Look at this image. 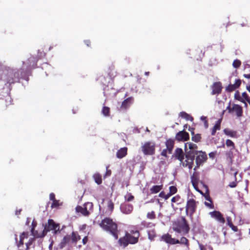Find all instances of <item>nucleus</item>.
<instances>
[{
  "label": "nucleus",
  "instance_id": "obj_5",
  "mask_svg": "<svg viewBox=\"0 0 250 250\" xmlns=\"http://www.w3.org/2000/svg\"><path fill=\"white\" fill-rule=\"evenodd\" d=\"M142 150L145 155H152L155 153V145L154 143L147 142L142 146Z\"/></svg>",
  "mask_w": 250,
  "mask_h": 250
},
{
  "label": "nucleus",
  "instance_id": "obj_52",
  "mask_svg": "<svg viewBox=\"0 0 250 250\" xmlns=\"http://www.w3.org/2000/svg\"><path fill=\"white\" fill-rule=\"evenodd\" d=\"M192 183L193 186L194 188H195V189H196L198 192L201 193V191L198 188L197 185L195 183V182L193 181V180H192Z\"/></svg>",
  "mask_w": 250,
  "mask_h": 250
},
{
  "label": "nucleus",
  "instance_id": "obj_47",
  "mask_svg": "<svg viewBox=\"0 0 250 250\" xmlns=\"http://www.w3.org/2000/svg\"><path fill=\"white\" fill-rule=\"evenodd\" d=\"M180 196L177 195V196H176L175 197H173L171 199V202L172 203L177 202H178L180 200Z\"/></svg>",
  "mask_w": 250,
  "mask_h": 250
},
{
  "label": "nucleus",
  "instance_id": "obj_50",
  "mask_svg": "<svg viewBox=\"0 0 250 250\" xmlns=\"http://www.w3.org/2000/svg\"><path fill=\"white\" fill-rule=\"evenodd\" d=\"M232 230H233L234 231L236 232L238 230L237 227L235 226H234L232 223L230 224V227H229Z\"/></svg>",
  "mask_w": 250,
  "mask_h": 250
},
{
  "label": "nucleus",
  "instance_id": "obj_12",
  "mask_svg": "<svg viewBox=\"0 0 250 250\" xmlns=\"http://www.w3.org/2000/svg\"><path fill=\"white\" fill-rule=\"evenodd\" d=\"M119 230L118 229L117 225L110 219V234L117 240L119 237Z\"/></svg>",
  "mask_w": 250,
  "mask_h": 250
},
{
  "label": "nucleus",
  "instance_id": "obj_13",
  "mask_svg": "<svg viewBox=\"0 0 250 250\" xmlns=\"http://www.w3.org/2000/svg\"><path fill=\"white\" fill-rule=\"evenodd\" d=\"M120 209L124 214H130L133 210V206L131 204L124 203L121 205Z\"/></svg>",
  "mask_w": 250,
  "mask_h": 250
},
{
  "label": "nucleus",
  "instance_id": "obj_57",
  "mask_svg": "<svg viewBox=\"0 0 250 250\" xmlns=\"http://www.w3.org/2000/svg\"><path fill=\"white\" fill-rule=\"evenodd\" d=\"M88 241V238H87V236H85L83 239V244L84 245V244H86V243Z\"/></svg>",
  "mask_w": 250,
  "mask_h": 250
},
{
  "label": "nucleus",
  "instance_id": "obj_58",
  "mask_svg": "<svg viewBox=\"0 0 250 250\" xmlns=\"http://www.w3.org/2000/svg\"><path fill=\"white\" fill-rule=\"evenodd\" d=\"M205 199L209 201L210 202H212L211 199L210 197H209V195L208 194H207L206 196H205Z\"/></svg>",
  "mask_w": 250,
  "mask_h": 250
},
{
  "label": "nucleus",
  "instance_id": "obj_18",
  "mask_svg": "<svg viewBox=\"0 0 250 250\" xmlns=\"http://www.w3.org/2000/svg\"><path fill=\"white\" fill-rule=\"evenodd\" d=\"M212 89L211 94L215 95L216 94H219L221 93L222 86L220 82H215L211 86Z\"/></svg>",
  "mask_w": 250,
  "mask_h": 250
},
{
  "label": "nucleus",
  "instance_id": "obj_6",
  "mask_svg": "<svg viewBox=\"0 0 250 250\" xmlns=\"http://www.w3.org/2000/svg\"><path fill=\"white\" fill-rule=\"evenodd\" d=\"M195 156L196 166L193 168L194 172H195L196 169L201 165H202L207 159V156L206 153L202 151H198V153L197 155H196Z\"/></svg>",
  "mask_w": 250,
  "mask_h": 250
},
{
  "label": "nucleus",
  "instance_id": "obj_31",
  "mask_svg": "<svg viewBox=\"0 0 250 250\" xmlns=\"http://www.w3.org/2000/svg\"><path fill=\"white\" fill-rule=\"evenodd\" d=\"M128 232L132 235L139 237L140 233L139 231L134 227H131V229L129 230Z\"/></svg>",
  "mask_w": 250,
  "mask_h": 250
},
{
  "label": "nucleus",
  "instance_id": "obj_20",
  "mask_svg": "<svg viewBox=\"0 0 250 250\" xmlns=\"http://www.w3.org/2000/svg\"><path fill=\"white\" fill-rule=\"evenodd\" d=\"M100 226L104 230L109 231V218H105L99 224Z\"/></svg>",
  "mask_w": 250,
  "mask_h": 250
},
{
  "label": "nucleus",
  "instance_id": "obj_1",
  "mask_svg": "<svg viewBox=\"0 0 250 250\" xmlns=\"http://www.w3.org/2000/svg\"><path fill=\"white\" fill-rule=\"evenodd\" d=\"M197 146L191 143H187L185 145L186 162L183 165L184 167H188L190 170L194 164L195 156L198 153Z\"/></svg>",
  "mask_w": 250,
  "mask_h": 250
},
{
  "label": "nucleus",
  "instance_id": "obj_59",
  "mask_svg": "<svg viewBox=\"0 0 250 250\" xmlns=\"http://www.w3.org/2000/svg\"><path fill=\"white\" fill-rule=\"evenodd\" d=\"M165 193L164 191L161 192L159 194V196L160 197L164 198H165Z\"/></svg>",
  "mask_w": 250,
  "mask_h": 250
},
{
  "label": "nucleus",
  "instance_id": "obj_9",
  "mask_svg": "<svg viewBox=\"0 0 250 250\" xmlns=\"http://www.w3.org/2000/svg\"><path fill=\"white\" fill-rule=\"evenodd\" d=\"M84 207H83L81 206H77L76 207V211L78 213H81L83 215L87 216L89 214V212L88 211L87 206L89 207H92V204L91 203H86L84 204Z\"/></svg>",
  "mask_w": 250,
  "mask_h": 250
},
{
  "label": "nucleus",
  "instance_id": "obj_10",
  "mask_svg": "<svg viewBox=\"0 0 250 250\" xmlns=\"http://www.w3.org/2000/svg\"><path fill=\"white\" fill-rule=\"evenodd\" d=\"M210 217L214 219L218 222L224 224L225 222V218L222 214L219 211L214 210L209 213Z\"/></svg>",
  "mask_w": 250,
  "mask_h": 250
},
{
  "label": "nucleus",
  "instance_id": "obj_39",
  "mask_svg": "<svg viewBox=\"0 0 250 250\" xmlns=\"http://www.w3.org/2000/svg\"><path fill=\"white\" fill-rule=\"evenodd\" d=\"M241 65V62L240 60H235L233 62V63H232V65L235 68H238Z\"/></svg>",
  "mask_w": 250,
  "mask_h": 250
},
{
  "label": "nucleus",
  "instance_id": "obj_40",
  "mask_svg": "<svg viewBox=\"0 0 250 250\" xmlns=\"http://www.w3.org/2000/svg\"><path fill=\"white\" fill-rule=\"evenodd\" d=\"M109 113V108L106 106H104L102 110V113L105 116H107Z\"/></svg>",
  "mask_w": 250,
  "mask_h": 250
},
{
  "label": "nucleus",
  "instance_id": "obj_55",
  "mask_svg": "<svg viewBox=\"0 0 250 250\" xmlns=\"http://www.w3.org/2000/svg\"><path fill=\"white\" fill-rule=\"evenodd\" d=\"M236 185L237 184L236 182H232L229 183V187H230V188H235L236 186Z\"/></svg>",
  "mask_w": 250,
  "mask_h": 250
},
{
  "label": "nucleus",
  "instance_id": "obj_38",
  "mask_svg": "<svg viewBox=\"0 0 250 250\" xmlns=\"http://www.w3.org/2000/svg\"><path fill=\"white\" fill-rule=\"evenodd\" d=\"M35 237L34 238H31L29 239L27 243H26V250H28L30 246L32 244L33 242L35 241Z\"/></svg>",
  "mask_w": 250,
  "mask_h": 250
},
{
  "label": "nucleus",
  "instance_id": "obj_16",
  "mask_svg": "<svg viewBox=\"0 0 250 250\" xmlns=\"http://www.w3.org/2000/svg\"><path fill=\"white\" fill-rule=\"evenodd\" d=\"M189 134L183 130L179 131L176 134V139L178 141H186L189 139Z\"/></svg>",
  "mask_w": 250,
  "mask_h": 250
},
{
  "label": "nucleus",
  "instance_id": "obj_3",
  "mask_svg": "<svg viewBox=\"0 0 250 250\" xmlns=\"http://www.w3.org/2000/svg\"><path fill=\"white\" fill-rule=\"evenodd\" d=\"M139 237L131 235L127 231L125 233V235L120 238L118 240V243L121 247L125 248L129 244H135L138 242Z\"/></svg>",
  "mask_w": 250,
  "mask_h": 250
},
{
  "label": "nucleus",
  "instance_id": "obj_26",
  "mask_svg": "<svg viewBox=\"0 0 250 250\" xmlns=\"http://www.w3.org/2000/svg\"><path fill=\"white\" fill-rule=\"evenodd\" d=\"M70 239L73 243H76L81 239V236L78 234L77 232H72Z\"/></svg>",
  "mask_w": 250,
  "mask_h": 250
},
{
  "label": "nucleus",
  "instance_id": "obj_30",
  "mask_svg": "<svg viewBox=\"0 0 250 250\" xmlns=\"http://www.w3.org/2000/svg\"><path fill=\"white\" fill-rule=\"evenodd\" d=\"M93 178L95 182L98 185L102 183V176L99 173H95L93 175Z\"/></svg>",
  "mask_w": 250,
  "mask_h": 250
},
{
  "label": "nucleus",
  "instance_id": "obj_22",
  "mask_svg": "<svg viewBox=\"0 0 250 250\" xmlns=\"http://www.w3.org/2000/svg\"><path fill=\"white\" fill-rule=\"evenodd\" d=\"M174 140L169 139L167 140L166 142V146H167V148L168 150V152L169 154H171L172 153V151L174 146Z\"/></svg>",
  "mask_w": 250,
  "mask_h": 250
},
{
  "label": "nucleus",
  "instance_id": "obj_7",
  "mask_svg": "<svg viewBox=\"0 0 250 250\" xmlns=\"http://www.w3.org/2000/svg\"><path fill=\"white\" fill-rule=\"evenodd\" d=\"M189 229L188 224L184 218H182V221L179 224L178 227L174 228V230L177 232H180L183 231L185 233H188Z\"/></svg>",
  "mask_w": 250,
  "mask_h": 250
},
{
  "label": "nucleus",
  "instance_id": "obj_44",
  "mask_svg": "<svg viewBox=\"0 0 250 250\" xmlns=\"http://www.w3.org/2000/svg\"><path fill=\"white\" fill-rule=\"evenodd\" d=\"M188 239L184 237H183L181 238L180 240L179 241V243L185 244L186 245H188Z\"/></svg>",
  "mask_w": 250,
  "mask_h": 250
},
{
  "label": "nucleus",
  "instance_id": "obj_15",
  "mask_svg": "<svg viewBox=\"0 0 250 250\" xmlns=\"http://www.w3.org/2000/svg\"><path fill=\"white\" fill-rule=\"evenodd\" d=\"M133 99L132 97H130L125 99L122 103L120 109L121 110H125L132 104Z\"/></svg>",
  "mask_w": 250,
  "mask_h": 250
},
{
  "label": "nucleus",
  "instance_id": "obj_51",
  "mask_svg": "<svg viewBox=\"0 0 250 250\" xmlns=\"http://www.w3.org/2000/svg\"><path fill=\"white\" fill-rule=\"evenodd\" d=\"M49 199L50 200L54 201V200H56L55 199V195L54 193H51L49 194Z\"/></svg>",
  "mask_w": 250,
  "mask_h": 250
},
{
  "label": "nucleus",
  "instance_id": "obj_42",
  "mask_svg": "<svg viewBox=\"0 0 250 250\" xmlns=\"http://www.w3.org/2000/svg\"><path fill=\"white\" fill-rule=\"evenodd\" d=\"M60 205V204L59 203V201L55 200L54 201H53V203L51 205V207L52 208H56V207H59Z\"/></svg>",
  "mask_w": 250,
  "mask_h": 250
},
{
  "label": "nucleus",
  "instance_id": "obj_4",
  "mask_svg": "<svg viewBox=\"0 0 250 250\" xmlns=\"http://www.w3.org/2000/svg\"><path fill=\"white\" fill-rule=\"evenodd\" d=\"M52 230H54V234H56L58 231H60L59 225L56 224L53 220L49 219L47 224H45L43 230L41 232V235L40 236V238L44 237L48 232Z\"/></svg>",
  "mask_w": 250,
  "mask_h": 250
},
{
  "label": "nucleus",
  "instance_id": "obj_2",
  "mask_svg": "<svg viewBox=\"0 0 250 250\" xmlns=\"http://www.w3.org/2000/svg\"><path fill=\"white\" fill-rule=\"evenodd\" d=\"M18 73L15 70L9 68L2 70L0 80L5 82L6 83L11 84L14 83L15 79L18 78Z\"/></svg>",
  "mask_w": 250,
  "mask_h": 250
},
{
  "label": "nucleus",
  "instance_id": "obj_61",
  "mask_svg": "<svg viewBox=\"0 0 250 250\" xmlns=\"http://www.w3.org/2000/svg\"><path fill=\"white\" fill-rule=\"evenodd\" d=\"M227 222H228V225L229 227H230V224L232 223L231 219L230 217H227Z\"/></svg>",
  "mask_w": 250,
  "mask_h": 250
},
{
  "label": "nucleus",
  "instance_id": "obj_48",
  "mask_svg": "<svg viewBox=\"0 0 250 250\" xmlns=\"http://www.w3.org/2000/svg\"><path fill=\"white\" fill-rule=\"evenodd\" d=\"M167 153H168L167 149V148L164 149L162 151L161 154L162 156L167 157Z\"/></svg>",
  "mask_w": 250,
  "mask_h": 250
},
{
  "label": "nucleus",
  "instance_id": "obj_14",
  "mask_svg": "<svg viewBox=\"0 0 250 250\" xmlns=\"http://www.w3.org/2000/svg\"><path fill=\"white\" fill-rule=\"evenodd\" d=\"M161 240H163L167 243L170 244H176L179 243V240L175 238H172L169 234H164L161 237Z\"/></svg>",
  "mask_w": 250,
  "mask_h": 250
},
{
  "label": "nucleus",
  "instance_id": "obj_37",
  "mask_svg": "<svg viewBox=\"0 0 250 250\" xmlns=\"http://www.w3.org/2000/svg\"><path fill=\"white\" fill-rule=\"evenodd\" d=\"M125 200L127 202H130L133 200L134 196L130 193H128L125 196Z\"/></svg>",
  "mask_w": 250,
  "mask_h": 250
},
{
  "label": "nucleus",
  "instance_id": "obj_11",
  "mask_svg": "<svg viewBox=\"0 0 250 250\" xmlns=\"http://www.w3.org/2000/svg\"><path fill=\"white\" fill-rule=\"evenodd\" d=\"M185 156V154H184L183 149L181 148H177L173 154V156L181 162L180 164L182 166L186 162V160H184Z\"/></svg>",
  "mask_w": 250,
  "mask_h": 250
},
{
  "label": "nucleus",
  "instance_id": "obj_49",
  "mask_svg": "<svg viewBox=\"0 0 250 250\" xmlns=\"http://www.w3.org/2000/svg\"><path fill=\"white\" fill-rule=\"evenodd\" d=\"M205 205H206V206L209 208L212 209L214 208V205L211 203H209L205 202Z\"/></svg>",
  "mask_w": 250,
  "mask_h": 250
},
{
  "label": "nucleus",
  "instance_id": "obj_24",
  "mask_svg": "<svg viewBox=\"0 0 250 250\" xmlns=\"http://www.w3.org/2000/svg\"><path fill=\"white\" fill-rule=\"evenodd\" d=\"M70 239H71L70 235H67L65 236L63 238L62 241L60 243V248L61 249L64 248L66 246V245L70 241Z\"/></svg>",
  "mask_w": 250,
  "mask_h": 250
},
{
  "label": "nucleus",
  "instance_id": "obj_41",
  "mask_svg": "<svg viewBox=\"0 0 250 250\" xmlns=\"http://www.w3.org/2000/svg\"><path fill=\"white\" fill-rule=\"evenodd\" d=\"M169 193L173 195L177 192V188L175 186H170L169 188Z\"/></svg>",
  "mask_w": 250,
  "mask_h": 250
},
{
  "label": "nucleus",
  "instance_id": "obj_62",
  "mask_svg": "<svg viewBox=\"0 0 250 250\" xmlns=\"http://www.w3.org/2000/svg\"><path fill=\"white\" fill-rule=\"evenodd\" d=\"M21 209H17L15 212V214L16 215H19L21 214Z\"/></svg>",
  "mask_w": 250,
  "mask_h": 250
},
{
  "label": "nucleus",
  "instance_id": "obj_19",
  "mask_svg": "<svg viewBox=\"0 0 250 250\" xmlns=\"http://www.w3.org/2000/svg\"><path fill=\"white\" fill-rule=\"evenodd\" d=\"M232 112H235L238 117H242L243 115V108L242 106L237 104H233L232 106Z\"/></svg>",
  "mask_w": 250,
  "mask_h": 250
},
{
  "label": "nucleus",
  "instance_id": "obj_33",
  "mask_svg": "<svg viewBox=\"0 0 250 250\" xmlns=\"http://www.w3.org/2000/svg\"><path fill=\"white\" fill-rule=\"evenodd\" d=\"M36 223H35L34 222H33L32 223V228L31 229V232L33 236H34V237L36 238H40V236H38L39 235H37V234H35V228L36 226Z\"/></svg>",
  "mask_w": 250,
  "mask_h": 250
},
{
  "label": "nucleus",
  "instance_id": "obj_23",
  "mask_svg": "<svg viewBox=\"0 0 250 250\" xmlns=\"http://www.w3.org/2000/svg\"><path fill=\"white\" fill-rule=\"evenodd\" d=\"M29 236V233L28 232H23L20 236V241L19 243L17 244V246L19 248L21 246L23 245V240L25 238H27Z\"/></svg>",
  "mask_w": 250,
  "mask_h": 250
},
{
  "label": "nucleus",
  "instance_id": "obj_46",
  "mask_svg": "<svg viewBox=\"0 0 250 250\" xmlns=\"http://www.w3.org/2000/svg\"><path fill=\"white\" fill-rule=\"evenodd\" d=\"M241 83V81L240 79H237L235 80V82L234 83V85L235 87H236V88H237L240 86Z\"/></svg>",
  "mask_w": 250,
  "mask_h": 250
},
{
  "label": "nucleus",
  "instance_id": "obj_21",
  "mask_svg": "<svg viewBox=\"0 0 250 250\" xmlns=\"http://www.w3.org/2000/svg\"><path fill=\"white\" fill-rule=\"evenodd\" d=\"M127 148L124 147L119 149L116 153V157L119 159H122L127 155Z\"/></svg>",
  "mask_w": 250,
  "mask_h": 250
},
{
  "label": "nucleus",
  "instance_id": "obj_36",
  "mask_svg": "<svg viewBox=\"0 0 250 250\" xmlns=\"http://www.w3.org/2000/svg\"><path fill=\"white\" fill-rule=\"evenodd\" d=\"M236 88L234 84H229L226 88L227 92H231L234 90Z\"/></svg>",
  "mask_w": 250,
  "mask_h": 250
},
{
  "label": "nucleus",
  "instance_id": "obj_28",
  "mask_svg": "<svg viewBox=\"0 0 250 250\" xmlns=\"http://www.w3.org/2000/svg\"><path fill=\"white\" fill-rule=\"evenodd\" d=\"M162 185H156L153 186L150 189V190L151 193L154 194L159 192L161 189L162 188Z\"/></svg>",
  "mask_w": 250,
  "mask_h": 250
},
{
  "label": "nucleus",
  "instance_id": "obj_25",
  "mask_svg": "<svg viewBox=\"0 0 250 250\" xmlns=\"http://www.w3.org/2000/svg\"><path fill=\"white\" fill-rule=\"evenodd\" d=\"M179 116L186 119L187 121H190L191 122L193 121V118L192 117L184 111L180 112Z\"/></svg>",
  "mask_w": 250,
  "mask_h": 250
},
{
  "label": "nucleus",
  "instance_id": "obj_64",
  "mask_svg": "<svg viewBox=\"0 0 250 250\" xmlns=\"http://www.w3.org/2000/svg\"><path fill=\"white\" fill-rule=\"evenodd\" d=\"M199 247H200V250H206L205 248L201 245H200Z\"/></svg>",
  "mask_w": 250,
  "mask_h": 250
},
{
  "label": "nucleus",
  "instance_id": "obj_34",
  "mask_svg": "<svg viewBox=\"0 0 250 250\" xmlns=\"http://www.w3.org/2000/svg\"><path fill=\"white\" fill-rule=\"evenodd\" d=\"M234 98H235V99H236L242 103H244V100L243 99V98H242L240 96L239 92L238 91H237L235 92V93L234 94Z\"/></svg>",
  "mask_w": 250,
  "mask_h": 250
},
{
  "label": "nucleus",
  "instance_id": "obj_63",
  "mask_svg": "<svg viewBox=\"0 0 250 250\" xmlns=\"http://www.w3.org/2000/svg\"><path fill=\"white\" fill-rule=\"evenodd\" d=\"M243 76L247 79H250V73L249 74H244Z\"/></svg>",
  "mask_w": 250,
  "mask_h": 250
},
{
  "label": "nucleus",
  "instance_id": "obj_32",
  "mask_svg": "<svg viewBox=\"0 0 250 250\" xmlns=\"http://www.w3.org/2000/svg\"><path fill=\"white\" fill-rule=\"evenodd\" d=\"M192 140L195 142H198L201 139V135L200 134H194V132H191Z\"/></svg>",
  "mask_w": 250,
  "mask_h": 250
},
{
  "label": "nucleus",
  "instance_id": "obj_53",
  "mask_svg": "<svg viewBox=\"0 0 250 250\" xmlns=\"http://www.w3.org/2000/svg\"><path fill=\"white\" fill-rule=\"evenodd\" d=\"M226 110H228L229 113L232 112V107L230 106V102L229 103V105L227 107Z\"/></svg>",
  "mask_w": 250,
  "mask_h": 250
},
{
  "label": "nucleus",
  "instance_id": "obj_60",
  "mask_svg": "<svg viewBox=\"0 0 250 250\" xmlns=\"http://www.w3.org/2000/svg\"><path fill=\"white\" fill-rule=\"evenodd\" d=\"M172 194L170 193H168L167 194H165V200H167L170 196H171Z\"/></svg>",
  "mask_w": 250,
  "mask_h": 250
},
{
  "label": "nucleus",
  "instance_id": "obj_17",
  "mask_svg": "<svg viewBox=\"0 0 250 250\" xmlns=\"http://www.w3.org/2000/svg\"><path fill=\"white\" fill-rule=\"evenodd\" d=\"M226 145L229 148V150L227 152L226 155H228L229 157L231 158L233 156L232 150L235 148L234 143L231 140L227 139L226 140Z\"/></svg>",
  "mask_w": 250,
  "mask_h": 250
},
{
  "label": "nucleus",
  "instance_id": "obj_35",
  "mask_svg": "<svg viewBox=\"0 0 250 250\" xmlns=\"http://www.w3.org/2000/svg\"><path fill=\"white\" fill-rule=\"evenodd\" d=\"M148 238L150 240H153L155 236V233L154 230H149L148 231Z\"/></svg>",
  "mask_w": 250,
  "mask_h": 250
},
{
  "label": "nucleus",
  "instance_id": "obj_45",
  "mask_svg": "<svg viewBox=\"0 0 250 250\" xmlns=\"http://www.w3.org/2000/svg\"><path fill=\"white\" fill-rule=\"evenodd\" d=\"M147 217L148 218L152 219L155 218V214L154 211H151L150 212H148L147 214Z\"/></svg>",
  "mask_w": 250,
  "mask_h": 250
},
{
  "label": "nucleus",
  "instance_id": "obj_8",
  "mask_svg": "<svg viewBox=\"0 0 250 250\" xmlns=\"http://www.w3.org/2000/svg\"><path fill=\"white\" fill-rule=\"evenodd\" d=\"M196 202L194 199L188 200L186 207V212L188 213L189 211L190 215H192L196 211Z\"/></svg>",
  "mask_w": 250,
  "mask_h": 250
},
{
  "label": "nucleus",
  "instance_id": "obj_27",
  "mask_svg": "<svg viewBox=\"0 0 250 250\" xmlns=\"http://www.w3.org/2000/svg\"><path fill=\"white\" fill-rule=\"evenodd\" d=\"M221 121L219 120L214 125L211 131L212 135H214L216 133V130H219L221 129Z\"/></svg>",
  "mask_w": 250,
  "mask_h": 250
},
{
  "label": "nucleus",
  "instance_id": "obj_56",
  "mask_svg": "<svg viewBox=\"0 0 250 250\" xmlns=\"http://www.w3.org/2000/svg\"><path fill=\"white\" fill-rule=\"evenodd\" d=\"M117 92H118V91H117L115 89H114V88L110 89V95L111 94L115 95Z\"/></svg>",
  "mask_w": 250,
  "mask_h": 250
},
{
  "label": "nucleus",
  "instance_id": "obj_29",
  "mask_svg": "<svg viewBox=\"0 0 250 250\" xmlns=\"http://www.w3.org/2000/svg\"><path fill=\"white\" fill-rule=\"evenodd\" d=\"M224 132L226 135L229 136L231 137H235L236 136V131L231 130L229 129H225L224 130Z\"/></svg>",
  "mask_w": 250,
  "mask_h": 250
},
{
  "label": "nucleus",
  "instance_id": "obj_54",
  "mask_svg": "<svg viewBox=\"0 0 250 250\" xmlns=\"http://www.w3.org/2000/svg\"><path fill=\"white\" fill-rule=\"evenodd\" d=\"M84 42L85 44V45L86 46H87L88 47L90 46L91 42H90V41L89 40H84Z\"/></svg>",
  "mask_w": 250,
  "mask_h": 250
},
{
  "label": "nucleus",
  "instance_id": "obj_43",
  "mask_svg": "<svg viewBox=\"0 0 250 250\" xmlns=\"http://www.w3.org/2000/svg\"><path fill=\"white\" fill-rule=\"evenodd\" d=\"M242 98H243L245 101H246L247 102H248L250 100V98L249 97V96L248 95L246 92H244L242 93Z\"/></svg>",
  "mask_w": 250,
  "mask_h": 250
}]
</instances>
